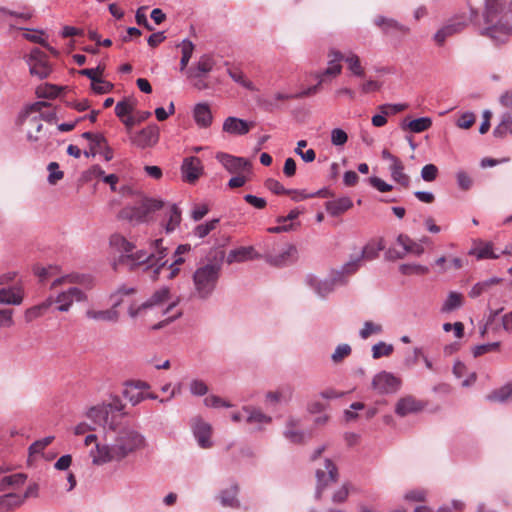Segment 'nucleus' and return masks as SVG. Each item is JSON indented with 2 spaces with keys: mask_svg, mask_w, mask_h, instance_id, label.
I'll use <instances>...</instances> for the list:
<instances>
[{
  "mask_svg": "<svg viewBox=\"0 0 512 512\" xmlns=\"http://www.w3.org/2000/svg\"><path fill=\"white\" fill-rule=\"evenodd\" d=\"M502 281L503 279L499 277H491L489 279L479 281L471 288L469 296L471 298H477L483 293L489 292L493 285L500 284Z\"/></svg>",
  "mask_w": 512,
  "mask_h": 512,
  "instance_id": "nucleus-39",
  "label": "nucleus"
},
{
  "mask_svg": "<svg viewBox=\"0 0 512 512\" xmlns=\"http://www.w3.org/2000/svg\"><path fill=\"white\" fill-rule=\"evenodd\" d=\"M393 352V346L385 342H378L372 346V357L379 359L383 356H389Z\"/></svg>",
  "mask_w": 512,
  "mask_h": 512,
  "instance_id": "nucleus-55",
  "label": "nucleus"
},
{
  "mask_svg": "<svg viewBox=\"0 0 512 512\" xmlns=\"http://www.w3.org/2000/svg\"><path fill=\"white\" fill-rule=\"evenodd\" d=\"M24 300V290L20 286H12L8 288H0V304L14 305L22 304Z\"/></svg>",
  "mask_w": 512,
  "mask_h": 512,
  "instance_id": "nucleus-24",
  "label": "nucleus"
},
{
  "mask_svg": "<svg viewBox=\"0 0 512 512\" xmlns=\"http://www.w3.org/2000/svg\"><path fill=\"white\" fill-rule=\"evenodd\" d=\"M471 255L476 256L478 260L481 259H498L499 254L494 253L493 244L491 242H483L481 240L475 242V246L469 252Z\"/></svg>",
  "mask_w": 512,
  "mask_h": 512,
  "instance_id": "nucleus-34",
  "label": "nucleus"
},
{
  "mask_svg": "<svg viewBox=\"0 0 512 512\" xmlns=\"http://www.w3.org/2000/svg\"><path fill=\"white\" fill-rule=\"evenodd\" d=\"M456 181H457L458 187L464 191L469 190L473 185L472 178L470 177V175L467 172H465L463 170L457 171Z\"/></svg>",
  "mask_w": 512,
  "mask_h": 512,
  "instance_id": "nucleus-61",
  "label": "nucleus"
},
{
  "mask_svg": "<svg viewBox=\"0 0 512 512\" xmlns=\"http://www.w3.org/2000/svg\"><path fill=\"white\" fill-rule=\"evenodd\" d=\"M432 125V120L429 117H420L409 122H403L401 127L403 130H410L413 133H421L428 130Z\"/></svg>",
  "mask_w": 512,
  "mask_h": 512,
  "instance_id": "nucleus-42",
  "label": "nucleus"
},
{
  "mask_svg": "<svg viewBox=\"0 0 512 512\" xmlns=\"http://www.w3.org/2000/svg\"><path fill=\"white\" fill-rule=\"evenodd\" d=\"M353 206L351 198L345 196L326 202L325 208L328 214L333 217L339 216Z\"/></svg>",
  "mask_w": 512,
  "mask_h": 512,
  "instance_id": "nucleus-33",
  "label": "nucleus"
},
{
  "mask_svg": "<svg viewBox=\"0 0 512 512\" xmlns=\"http://www.w3.org/2000/svg\"><path fill=\"white\" fill-rule=\"evenodd\" d=\"M351 351L352 349L349 344H339L332 353L331 360L334 363H340L344 358L348 357L351 354Z\"/></svg>",
  "mask_w": 512,
  "mask_h": 512,
  "instance_id": "nucleus-57",
  "label": "nucleus"
},
{
  "mask_svg": "<svg viewBox=\"0 0 512 512\" xmlns=\"http://www.w3.org/2000/svg\"><path fill=\"white\" fill-rule=\"evenodd\" d=\"M344 61L347 63L348 69L352 72L353 75L357 77L364 76V68L361 65L358 55L350 52L345 56Z\"/></svg>",
  "mask_w": 512,
  "mask_h": 512,
  "instance_id": "nucleus-47",
  "label": "nucleus"
},
{
  "mask_svg": "<svg viewBox=\"0 0 512 512\" xmlns=\"http://www.w3.org/2000/svg\"><path fill=\"white\" fill-rule=\"evenodd\" d=\"M292 98H294V95L278 92L272 96L259 97L258 104L265 111L272 112L273 110L280 108L281 101H285Z\"/></svg>",
  "mask_w": 512,
  "mask_h": 512,
  "instance_id": "nucleus-30",
  "label": "nucleus"
},
{
  "mask_svg": "<svg viewBox=\"0 0 512 512\" xmlns=\"http://www.w3.org/2000/svg\"><path fill=\"white\" fill-rule=\"evenodd\" d=\"M204 406L208 408H230L232 407V404L221 397L211 394L204 398L203 400Z\"/></svg>",
  "mask_w": 512,
  "mask_h": 512,
  "instance_id": "nucleus-54",
  "label": "nucleus"
},
{
  "mask_svg": "<svg viewBox=\"0 0 512 512\" xmlns=\"http://www.w3.org/2000/svg\"><path fill=\"white\" fill-rule=\"evenodd\" d=\"M165 209L162 227L167 234L176 230L181 222V210L175 203L165 204L161 199L143 198L137 205L124 208L120 216L137 222H146L154 212Z\"/></svg>",
  "mask_w": 512,
  "mask_h": 512,
  "instance_id": "nucleus-4",
  "label": "nucleus"
},
{
  "mask_svg": "<svg viewBox=\"0 0 512 512\" xmlns=\"http://www.w3.org/2000/svg\"><path fill=\"white\" fill-rule=\"evenodd\" d=\"M383 331L382 325L372 321H365L363 327L359 331V336L362 339H368L371 335L381 334Z\"/></svg>",
  "mask_w": 512,
  "mask_h": 512,
  "instance_id": "nucleus-52",
  "label": "nucleus"
},
{
  "mask_svg": "<svg viewBox=\"0 0 512 512\" xmlns=\"http://www.w3.org/2000/svg\"><path fill=\"white\" fill-rule=\"evenodd\" d=\"M26 480L27 475L24 473H16L13 475L4 476L0 480V492H5L10 489H17L21 487Z\"/></svg>",
  "mask_w": 512,
  "mask_h": 512,
  "instance_id": "nucleus-38",
  "label": "nucleus"
},
{
  "mask_svg": "<svg viewBox=\"0 0 512 512\" xmlns=\"http://www.w3.org/2000/svg\"><path fill=\"white\" fill-rule=\"evenodd\" d=\"M401 381L393 374L382 371L372 380V387L379 394H392L399 390Z\"/></svg>",
  "mask_w": 512,
  "mask_h": 512,
  "instance_id": "nucleus-14",
  "label": "nucleus"
},
{
  "mask_svg": "<svg viewBox=\"0 0 512 512\" xmlns=\"http://www.w3.org/2000/svg\"><path fill=\"white\" fill-rule=\"evenodd\" d=\"M399 271L403 275H425L429 272V268L416 263L401 264Z\"/></svg>",
  "mask_w": 512,
  "mask_h": 512,
  "instance_id": "nucleus-50",
  "label": "nucleus"
},
{
  "mask_svg": "<svg viewBox=\"0 0 512 512\" xmlns=\"http://www.w3.org/2000/svg\"><path fill=\"white\" fill-rule=\"evenodd\" d=\"M61 284H79L86 288H90L92 286V277L87 274H78V273L68 274V275L56 278L52 282L51 288H55Z\"/></svg>",
  "mask_w": 512,
  "mask_h": 512,
  "instance_id": "nucleus-29",
  "label": "nucleus"
},
{
  "mask_svg": "<svg viewBox=\"0 0 512 512\" xmlns=\"http://www.w3.org/2000/svg\"><path fill=\"white\" fill-rule=\"evenodd\" d=\"M105 66L99 64L96 68H85L79 71V74L88 77L91 80V86L99 80V75H102Z\"/></svg>",
  "mask_w": 512,
  "mask_h": 512,
  "instance_id": "nucleus-59",
  "label": "nucleus"
},
{
  "mask_svg": "<svg viewBox=\"0 0 512 512\" xmlns=\"http://www.w3.org/2000/svg\"><path fill=\"white\" fill-rule=\"evenodd\" d=\"M144 435L128 424H109L104 431L103 440L90 450L94 465L120 462L130 454L145 447Z\"/></svg>",
  "mask_w": 512,
  "mask_h": 512,
  "instance_id": "nucleus-1",
  "label": "nucleus"
},
{
  "mask_svg": "<svg viewBox=\"0 0 512 512\" xmlns=\"http://www.w3.org/2000/svg\"><path fill=\"white\" fill-rule=\"evenodd\" d=\"M182 178L188 183H194L203 173V165L197 157H187L181 166Z\"/></svg>",
  "mask_w": 512,
  "mask_h": 512,
  "instance_id": "nucleus-19",
  "label": "nucleus"
},
{
  "mask_svg": "<svg viewBox=\"0 0 512 512\" xmlns=\"http://www.w3.org/2000/svg\"><path fill=\"white\" fill-rule=\"evenodd\" d=\"M296 254V246L286 243L279 250L273 249L268 251L264 259L271 265L283 266L292 261L296 257Z\"/></svg>",
  "mask_w": 512,
  "mask_h": 512,
  "instance_id": "nucleus-15",
  "label": "nucleus"
},
{
  "mask_svg": "<svg viewBox=\"0 0 512 512\" xmlns=\"http://www.w3.org/2000/svg\"><path fill=\"white\" fill-rule=\"evenodd\" d=\"M423 404L418 401L415 397L408 395L398 400L395 406V413L404 417L408 414L417 413L423 409Z\"/></svg>",
  "mask_w": 512,
  "mask_h": 512,
  "instance_id": "nucleus-22",
  "label": "nucleus"
},
{
  "mask_svg": "<svg viewBox=\"0 0 512 512\" xmlns=\"http://www.w3.org/2000/svg\"><path fill=\"white\" fill-rule=\"evenodd\" d=\"M348 140L347 133L341 128H334L331 131V143L334 146H343Z\"/></svg>",
  "mask_w": 512,
  "mask_h": 512,
  "instance_id": "nucleus-64",
  "label": "nucleus"
},
{
  "mask_svg": "<svg viewBox=\"0 0 512 512\" xmlns=\"http://www.w3.org/2000/svg\"><path fill=\"white\" fill-rule=\"evenodd\" d=\"M53 300L54 304H57L56 309L59 312H68L74 302L86 301L87 294L82 289L72 286L60 292L55 298L53 297Z\"/></svg>",
  "mask_w": 512,
  "mask_h": 512,
  "instance_id": "nucleus-12",
  "label": "nucleus"
},
{
  "mask_svg": "<svg viewBox=\"0 0 512 512\" xmlns=\"http://www.w3.org/2000/svg\"><path fill=\"white\" fill-rule=\"evenodd\" d=\"M261 256L252 246H241L231 250L226 258L228 264L241 263L252 259H259Z\"/></svg>",
  "mask_w": 512,
  "mask_h": 512,
  "instance_id": "nucleus-23",
  "label": "nucleus"
},
{
  "mask_svg": "<svg viewBox=\"0 0 512 512\" xmlns=\"http://www.w3.org/2000/svg\"><path fill=\"white\" fill-rule=\"evenodd\" d=\"M283 436L293 444H302L305 441L306 434L298 428L283 431Z\"/></svg>",
  "mask_w": 512,
  "mask_h": 512,
  "instance_id": "nucleus-56",
  "label": "nucleus"
},
{
  "mask_svg": "<svg viewBox=\"0 0 512 512\" xmlns=\"http://www.w3.org/2000/svg\"><path fill=\"white\" fill-rule=\"evenodd\" d=\"M499 347H500V342L496 341V342H492V343L477 345L473 348L472 352H473L474 357H478V356H481V355L491 352V351H497L499 349Z\"/></svg>",
  "mask_w": 512,
  "mask_h": 512,
  "instance_id": "nucleus-63",
  "label": "nucleus"
},
{
  "mask_svg": "<svg viewBox=\"0 0 512 512\" xmlns=\"http://www.w3.org/2000/svg\"><path fill=\"white\" fill-rule=\"evenodd\" d=\"M215 65L214 59L209 55H203L199 58L197 64L186 70L188 78H201L212 71Z\"/></svg>",
  "mask_w": 512,
  "mask_h": 512,
  "instance_id": "nucleus-26",
  "label": "nucleus"
},
{
  "mask_svg": "<svg viewBox=\"0 0 512 512\" xmlns=\"http://www.w3.org/2000/svg\"><path fill=\"white\" fill-rule=\"evenodd\" d=\"M162 239H156L151 244V252L145 250H135V245L120 234H113L110 237L111 248L119 254L113 261V268H127L133 270L140 265L147 264L146 269L152 270L155 277L166 265L165 259L168 255V249L162 245Z\"/></svg>",
  "mask_w": 512,
  "mask_h": 512,
  "instance_id": "nucleus-2",
  "label": "nucleus"
},
{
  "mask_svg": "<svg viewBox=\"0 0 512 512\" xmlns=\"http://www.w3.org/2000/svg\"><path fill=\"white\" fill-rule=\"evenodd\" d=\"M486 399L490 402L505 403L512 401V382L489 393Z\"/></svg>",
  "mask_w": 512,
  "mask_h": 512,
  "instance_id": "nucleus-41",
  "label": "nucleus"
},
{
  "mask_svg": "<svg viewBox=\"0 0 512 512\" xmlns=\"http://www.w3.org/2000/svg\"><path fill=\"white\" fill-rule=\"evenodd\" d=\"M135 108V101L131 99H124L119 101L115 106V114L123 119L126 116H129Z\"/></svg>",
  "mask_w": 512,
  "mask_h": 512,
  "instance_id": "nucleus-51",
  "label": "nucleus"
},
{
  "mask_svg": "<svg viewBox=\"0 0 512 512\" xmlns=\"http://www.w3.org/2000/svg\"><path fill=\"white\" fill-rule=\"evenodd\" d=\"M120 411L122 409L121 405H97L91 407L87 413L86 417L92 422V426H102L104 430L109 426V414L111 410ZM112 422H110L111 424Z\"/></svg>",
  "mask_w": 512,
  "mask_h": 512,
  "instance_id": "nucleus-16",
  "label": "nucleus"
},
{
  "mask_svg": "<svg viewBox=\"0 0 512 512\" xmlns=\"http://www.w3.org/2000/svg\"><path fill=\"white\" fill-rule=\"evenodd\" d=\"M47 106L46 102L38 101L27 106L19 115V124H33L36 126V132H41L42 121L54 123L56 121V113L52 110L43 112L42 109Z\"/></svg>",
  "mask_w": 512,
  "mask_h": 512,
  "instance_id": "nucleus-8",
  "label": "nucleus"
},
{
  "mask_svg": "<svg viewBox=\"0 0 512 512\" xmlns=\"http://www.w3.org/2000/svg\"><path fill=\"white\" fill-rule=\"evenodd\" d=\"M180 47L182 53L180 60V70L184 71L192 57L195 46L190 40L184 39L180 44Z\"/></svg>",
  "mask_w": 512,
  "mask_h": 512,
  "instance_id": "nucleus-48",
  "label": "nucleus"
},
{
  "mask_svg": "<svg viewBox=\"0 0 512 512\" xmlns=\"http://www.w3.org/2000/svg\"><path fill=\"white\" fill-rule=\"evenodd\" d=\"M384 249V244L382 240L377 242H370L363 247L361 252L358 255L351 256L349 261H347L344 265V270L347 274L352 275L355 273L362 265L364 260L371 261L378 257V254L381 250Z\"/></svg>",
  "mask_w": 512,
  "mask_h": 512,
  "instance_id": "nucleus-10",
  "label": "nucleus"
},
{
  "mask_svg": "<svg viewBox=\"0 0 512 512\" xmlns=\"http://www.w3.org/2000/svg\"><path fill=\"white\" fill-rule=\"evenodd\" d=\"M493 134L498 138L512 134V113L507 112L502 115L500 123L493 130Z\"/></svg>",
  "mask_w": 512,
  "mask_h": 512,
  "instance_id": "nucleus-43",
  "label": "nucleus"
},
{
  "mask_svg": "<svg viewBox=\"0 0 512 512\" xmlns=\"http://www.w3.org/2000/svg\"><path fill=\"white\" fill-rule=\"evenodd\" d=\"M243 410L247 413L246 421L250 424H258V430H262L264 425L272 422V417L262 412L259 408L245 406Z\"/></svg>",
  "mask_w": 512,
  "mask_h": 512,
  "instance_id": "nucleus-32",
  "label": "nucleus"
},
{
  "mask_svg": "<svg viewBox=\"0 0 512 512\" xmlns=\"http://www.w3.org/2000/svg\"><path fill=\"white\" fill-rule=\"evenodd\" d=\"M463 303V297L460 293L451 291L445 302L443 303V306L441 308L442 312H451L454 311L462 306Z\"/></svg>",
  "mask_w": 512,
  "mask_h": 512,
  "instance_id": "nucleus-45",
  "label": "nucleus"
},
{
  "mask_svg": "<svg viewBox=\"0 0 512 512\" xmlns=\"http://www.w3.org/2000/svg\"><path fill=\"white\" fill-rule=\"evenodd\" d=\"M193 117L198 126L206 128L212 122V113L206 103H199L194 107Z\"/></svg>",
  "mask_w": 512,
  "mask_h": 512,
  "instance_id": "nucleus-35",
  "label": "nucleus"
},
{
  "mask_svg": "<svg viewBox=\"0 0 512 512\" xmlns=\"http://www.w3.org/2000/svg\"><path fill=\"white\" fill-rule=\"evenodd\" d=\"M438 168L434 164H427L421 169V178L426 182L434 181L438 176Z\"/></svg>",
  "mask_w": 512,
  "mask_h": 512,
  "instance_id": "nucleus-62",
  "label": "nucleus"
},
{
  "mask_svg": "<svg viewBox=\"0 0 512 512\" xmlns=\"http://www.w3.org/2000/svg\"><path fill=\"white\" fill-rule=\"evenodd\" d=\"M227 73L231 77V79L234 82H236L237 84L241 85L242 87H244L248 90H251V91L255 90L254 84L246 78L243 71L241 69H239L238 67L228 68Z\"/></svg>",
  "mask_w": 512,
  "mask_h": 512,
  "instance_id": "nucleus-44",
  "label": "nucleus"
},
{
  "mask_svg": "<svg viewBox=\"0 0 512 512\" xmlns=\"http://www.w3.org/2000/svg\"><path fill=\"white\" fill-rule=\"evenodd\" d=\"M158 139L159 128L156 125H149L130 137L131 143L141 149L155 145Z\"/></svg>",
  "mask_w": 512,
  "mask_h": 512,
  "instance_id": "nucleus-17",
  "label": "nucleus"
},
{
  "mask_svg": "<svg viewBox=\"0 0 512 512\" xmlns=\"http://www.w3.org/2000/svg\"><path fill=\"white\" fill-rule=\"evenodd\" d=\"M123 396L133 405H138L142 401L146 399L145 394L142 391H138L137 388H131L130 386L126 385Z\"/></svg>",
  "mask_w": 512,
  "mask_h": 512,
  "instance_id": "nucleus-53",
  "label": "nucleus"
},
{
  "mask_svg": "<svg viewBox=\"0 0 512 512\" xmlns=\"http://www.w3.org/2000/svg\"><path fill=\"white\" fill-rule=\"evenodd\" d=\"M120 305V301H116L112 308L106 310H95L88 309L85 312V315L88 319L94 321H103V322H117L119 319V312L116 310V307Z\"/></svg>",
  "mask_w": 512,
  "mask_h": 512,
  "instance_id": "nucleus-27",
  "label": "nucleus"
},
{
  "mask_svg": "<svg viewBox=\"0 0 512 512\" xmlns=\"http://www.w3.org/2000/svg\"><path fill=\"white\" fill-rule=\"evenodd\" d=\"M238 491L239 487L237 484H233L230 487L223 489L218 496L221 505L224 507L232 508L239 507L240 503L239 500L237 499Z\"/></svg>",
  "mask_w": 512,
  "mask_h": 512,
  "instance_id": "nucleus-36",
  "label": "nucleus"
},
{
  "mask_svg": "<svg viewBox=\"0 0 512 512\" xmlns=\"http://www.w3.org/2000/svg\"><path fill=\"white\" fill-rule=\"evenodd\" d=\"M27 63L29 65L30 73L40 79L48 77L51 72V67L47 61L46 54L38 48L31 50Z\"/></svg>",
  "mask_w": 512,
  "mask_h": 512,
  "instance_id": "nucleus-13",
  "label": "nucleus"
},
{
  "mask_svg": "<svg viewBox=\"0 0 512 512\" xmlns=\"http://www.w3.org/2000/svg\"><path fill=\"white\" fill-rule=\"evenodd\" d=\"M350 274L344 270V265L340 269L332 270L328 277L320 279L313 274H308L304 282L321 299H326L338 286L347 284Z\"/></svg>",
  "mask_w": 512,
  "mask_h": 512,
  "instance_id": "nucleus-7",
  "label": "nucleus"
},
{
  "mask_svg": "<svg viewBox=\"0 0 512 512\" xmlns=\"http://www.w3.org/2000/svg\"><path fill=\"white\" fill-rule=\"evenodd\" d=\"M251 125L236 117H228L223 123V130L229 134L244 135L250 130Z\"/></svg>",
  "mask_w": 512,
  "mask_h": 512,
  "instance_id": "nucleus-31",
  "label": "nucleus"
},
{
  "mask_svg": "<svg viewBox=\"0 0 512 512\" xmlns=\"http://www.w3.org/2000/svg\"><path fill=\"white\" fill-rule=\"evenodd\" d=\"M465 26L464 22L458 20H452L442 26L435 34L434 41L437 45L442 46L446 39L459 33Z\"/></svg>",
  "mask_w": 512,
  "mask_h": 512,
  "instance_id": "nucleus-25",
  "label": "nucleus"
},
{
  "mask_svg": "<svg viewBox=\"0 0 512 512\" xmlns=\"http://www.w3.org/2000/svg\"><path fill=\"white\" fill-rule=\"evenodd\" d=\"M480 33L495 43H503L512 33V0H485Z\"/></svg>",
  "mask_w": 512,
  "mask_h": 512,
  "instance_id": "nucleus-3",
  "label": "nucleus"
},
{
  "mask_svg": "<svg viewBox=\"0 0 512 512\" xmlns=\"http://www.w3.org/2000/svg\"><path fill=\"white\" fill-rule=\"evenodd\" d=\"M216 159L225 167L230 173H239L250 167V163L243 157H236L226 153H218Z\"/></svg>",
  "mask_w": 512,
  "mask_h": 512,
  "instance_id": "nucleus-20",
  "label": "nucleus"
},
{
  "mask_svg": "<svg viewBox=\"0 0 512 512\" xmlns=\"http://www.w3.org/2000/svg\"><path fill=\"white\" fill-rule=\"evenodd\" d=\"M389 170L392 179L403 187H408L410 184V177L404 173V165L399 159L395 163H390Z\"/></svg>",
  "mask_w": 512,
  "mask_h": 512,
  "instance_id": "nucleus-40",
  "label": "nucleus"
},
{
  "mask_svg": "<svg viewBox=\"0 0 512 512\" xmlns=\"http://www.w3.org/2000/svg\"><path fill=\"white\" fill-rule=\"evenodd\" d=\"M492 296L488 300L487 304V314L485 316V323L480 328V335L484 337L485 335L489 334L490 332L493 335H496L502 330L501 323H497V318L501 314V312L504 310L503 307L493 309L492 307Z\"/></svg>",
  "mask_w": 512,
  "mask_h": 512,
  "instance_id": "nucleus-18",
  "label": "nucleus"
},
{
  "mask_svg": "<svg viewBox=\"0 0 512 512\" xmlns=\"http://www.w3.org/2000/svg\"><path fill=\"white\" fill-rule=\"evenodd\" d=\"M374 24L379 27L384 34L400 33L405 35L410 32L408 26L401 24L394 18H388L382 15L375 17Z\"/></svg>",
  "mask_w": 512,
  "mask_h": 512,
  "instance_id": "nucleus-21",
  "label": "nucleus"
},
{
  "mask_svg": "<svg viewBox=\"0 0 512 512\" xmlns=\"http://www.w3.org/2000/svg\"><path fill=\"white\" fill-rule=\"evenodd\" d=\"M315 497L319 499L324 490L337 482L339 473L336 464L331 459H324L321 466L316 469Z\"/></svg>",
  "mask_w": 512,
  "mask_h": 512,
  "instance_id": "nucleus-9",
  "label": "nucleus"
},
{
  "mask_svg": "<svg viewBox=\"0 0 512 512\" xmlns=\"http://www.w3.org/2000/svg\"><path fill=\"white\" fill-rule=\"evenodd\" d=\"M218 222L219 219H212L209 222L198 225L194 229V235L197 236L198 238L206 237L212 230L216 228Z\"/></svg>",
  "mask_w": 512,
  "mask_h": 512,
  "instance_id": "nucleus-58",
  "label": "nucleus"
},
{
  "mask_svg": "<svg viewBox=\"0 0 512 512\" xmlns=\"http://www.w3.org/2000/svg\"><path fill=\"white\" fill-rule=\"evenodd\" d=\"M294 390L291 386H282L275 391L266 393V401L271 405L288 404L293 398Z\"/></svg>",
  "mask_w": 512,
  "mask_h": 512,
  "instance_id": "nucleus-28",
  "label": "nucleus"
},
{
  "mask_svg": "<svg viewBox=\"0 0 512 512\" xmlns=\"http://www.w3.org/2000/svg\"><path fill=\"white\" fill-rule=\"evenodd\" d=\"M47 170L49 172L47 180L51 185H55L64 176L63 172L59 169L58 163L56 162H50L48 164Z\"/></svg>",
  "mask_w": 512,
  "mask_h": 512,
  "instance_id": "nucleus-60",
  "label": "nucleus"
},
{
  "mask_svg": "<svg viewBox=\"0 0 512 512\" xmlns=\"http://www.w3.org/2000/svg\"><path fill=\"white\" fill-rule=\"evenodd\" d=\"M190 427L197 444L202 449H209L213 446L211 440L212 426L202 417L195 416L190 420Z\"/></svg>",
  "mask_w": 512,
  "mask_h": 512,
  "instance_id": "nucleus-11",
  "label": "nucleus"
},
{
  "mask_svg": "<svg viewBox=\"0 0 512 512\" xmlns=\"http://www.w3.org/2000/svg\"><path fill=\"white\" fill-rule=\"evenodd\" d=\"M188 389L192 396L202 397L207 395L209 387L207 383L200 378H193L188 383Z\"/></svg>",
  "mask_w": 512,
  "mask_h": 512,
  "instance_id": "nucleus-46",
  "label": "nucleus"
},
{
  "mask_svg": "<svg viewBox=\"0 0 512 512\" xmlns=\"http://www.w3.org/2000/svg\"><path fill=\"white\" fill-rule=\"evenodd\" d=\"M24 502L22 495H19L14 492H8L2 496H0V506L5 508H13L22 505Z\"/></svg>",
  "mask_w": 512,
  "mask_h": 512,
  "instance_id": "nucleus-49",
  "label": "nucleus"
},
{
  "mask_svg": "<svg viewBox=\"0 0 512 512\" xmlns=\"http://www.w3.org/2000/svg\"><path fill=\"white\" fill-rule=\"evenodd\" d=\"M179 302V297L172 295L168 287H161L141 305L131 306L128 309V314L131 318H136L156 309L164 316L174 311Z\"/></svg>",
  "mask_w": 512,
  "mask_h": 512,
  "instance_id": "nucleus-6",
  "label": "nucleus"
},
{
  "mask_svg": "<svg viewBox=\"0 0 512 512\" xmlns=\"http://www.w3.org/2000/svg\"><path fill=\"white\" fill-rule=\"evenodd\" d=\"M54 304L53 297L50 296L40 304L28 308L24 313L26 322H32L33 320L42 316L52 305Z\"/></svg>",
  "mask_w": 512,
  "mask_h": 512,
  "instance_id": "nucleus-37",
  "label": "nucleus"
},
{
  "mask_svg": "<svg viewBox=\"0 0 512 512\" xmlns=\"http://www.w3.org/2000/svg\"><path fill=\"white\" fill-rule=\"evenodd\" d=\"M223 257L224 252L221 251L219 257L208 258L195 269L192 275V294L195 298L206 300L211 297L220 278Z\"/></svg>",
  "mask_w": 512,
  "mask_h": 512,
  "instance_id": "nucleus-5",
  "label": "nucleus"
}]
</instances>
